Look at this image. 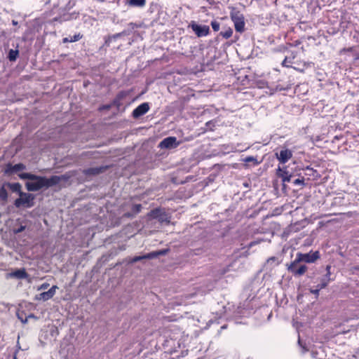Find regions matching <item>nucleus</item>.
<instances>
[{
	"label": "nucleus",
	"mask_w": 359,
	"mask_h": 359,
	"mask_svg": "<svg viewBox=\"0 0 359 359\" xmlns=\"http://www.w3.org/2000/svg\"><path fill=\"white\" fill-rule=\"evenodd\" d=\"M296 263H314L320 258L318 251H310L308 253L297 252L296 255Z\"/></svg>",
	"instance_id": "obj_5"
},
{
	"label": "nucleus",
	"mask_w": 359,
	"mask_h": 359,
	"mask_svg": "<svg viewBox=\"0 0 359 359\" xmlns=\"http://www.w3.org/2000/svg\"><path fill=\"white\" fill-rule=\"evenodd\" d=\"M71 19H72V15L66 14V15H64L62 17L60 18V22L67 21V20H69Z\"/></svg>",
	"instance_id": "obj_37"
},
{
	"label": "nucleus",
	"mask_w": 359,
	"mask_h": 359,
	"mask_svg": "<svg viewBox=\"0 0 359 359\" xmlns=\"http://www.w3.org/2000/svg\"><path fill=\"white\" fill-rule=\"evenodd\" d=\"M146 2V0H125V4L130 7L143 8Z\"/></svg>",
	"instance_id": "obj_20"
},
{
	"label": "nucleus",
	"mask_w": 359,
	"mask_h": 359,
	"mask_svg": "<svg viewBox=\"0 0 359 359\" xmlns=\"http://www.w3.org/2000/svg\"><path fill=\"white\" fill-rule=\"evenodd\" d=\"M26 165L22 163H17L13 165L11 163L6 165V168L4 170L5 175H11L18 172L26 170Z\"/></svg>",
	"instance_id": "obj_10"
},
{
	"label": "nucleus",
	"mask_w": 359,
	"mask_h": 359,
	"mask_svg": "<svg viewBox=\"0 0 359 359\" xmlns=\"http://www.w3.org/2000/svg\"><path fill=\"white\" fill-rule=\"evenodd\" d=\"M204 250L203 248H197L193 250V254L196 255H201L202 252H203Z\"/></svg>",
	"instance_id": "obj_39"
},
{
	"label": "nucleus",
	"mask_w": 359,
	"mask_h": 359,
	"mask_svg": "<svg viewBox=\"0 0 359 359\" xmlns=\"http://www.w3.org/2000/svg\"><path fill=\"white\" fill-rule=\"evenodd\" d=\"M219 34L224 39H228L232 36L233 29L231 27H229L225 31L221 32Z\"/></svg>",
	"instance_id": "obj_30"
},
{
	"label": "nucleus",
	"mask_w": 359,
	"mask_h": 359,
	"mask_svg": "<svg viewBox=\"0 0 359 359\" xmlns=\"http://www.w3.org/2000/svg\"><path fill=\"white\" fill-rule=\"evenodd\" d=\"M162 210L160 208H155L151 210L148 215L153 219H158L159 215H161Z\"/></svg>",
	"instance_id": "obj_28"
},
{
	"label": "nucleus",
	"mask_w": 359,
	"mask_h": 359,
	"mask_svg": "<svg viewBox=\"0 0 359 359\" xmlns=\"http://www.w3.org/2000/svg\"><path fill=\"white\" fill-rule=\"evenodd\" d=\"M211 125H212V121H208V122L206 123V126L209 127V126H211Z\"/></svg>",
	"instance_id": "obj_44"
},
{
	"label": "nucleus",
	"mask_w": 359,
	"mask_h": 359,
	"mask_svg": "<svg viewBox=\"0 0 359 359\" xmlns=\"http://www.w3.org/2000/svg\"><path fill=\"white\" fill-rule=\"evenodd\" d=\"M282 65L283 67H290V65H287V57L282 62Z\"/></svg>",
	"instance_id": "obj_42"
},
{
	"label": "nucleus",
	"mask_w": 359,
	"mask_h": 359,
	"mask_svg": "<svg viewBox=\"0 0 359 359\" xmlns=\"http://www.w3.org/2000/svg\"><path fill=\"white\" fill-rule=\"evenodd\" d=\"M277 259L276 257H271L269 258L266 261L267 264H271L272 263H275L276 262Z\"/></svg>",
	"instance_id": "obj_40"
},
{
	"label": "nucleus",
	"mask_w": 359,
	"mask_h": 359,
	"mask_svg": "<svg viewBox=\"0 0 359 359\" xmlns=\"http://www.w3.org/2000/svg\"><path fill=\"white\" fill-rule=\"evenodd\" d=\"M307 266L301 263H296V258L290 264H287V271L294 276H300L305 273Z\"/></svg>",
	"instance_id": "obj_7"
},
{
	"label": "nucleus",
	"mask_w": 359,
	"mask_h": 359,
	"mask_svg": "<svg viewBox=\"0 0 359 359\" xmlns=\"http://www.w3.org/2000/svg\"><path fill=\"white\" fill-rule=\"evenodd\" d=\"M304 175H307L309 177H312L313 178H315L316 177V175H317V171L311 168H310L309 166H307L304 170Z\"/></svg>",
	"instance_id": "obj_26"
},
{
	"label": "nucleus",
	"mask_w": 359,
	"mask_h": 359,
	"mask_svg": "<svg viewBox=\"0 0 359 359\" xmlns=\"http://www.w3.org/2000/svg\"><path fill=\"white\" fill-rule=\"evenodd\" d=\"M157 219L161 222H169L168 217L167 214L163 211L161 212V215H159V217Z\"/></svg>",
	"instance_id": "obj_32"
},
{
	"label": "nucleus",
	"mask_w": 359,
	"mask_h": 359,
	"mask_svg": "<svg viewBox=\"0 0 359 359\" xmlns=\"http://www.w3.org/2000/svg\"><path fill=\"white\" fill-rule=\"evenodd\" d=\"M21 180H28L25 183V187L28 191H38L42 189H48L55 186L57 178H47L29 172H22L18 175Z\"/></svg>",
	"instance_id": "obj_1"
},
{
	"label": "nucleus",
	"mask_w": 359,
	"mask_h": 359,
	"mask_svg": "<svg viewBox=\"0 0 359 359\" xmlns=\"http://www.w3.org/2000/svg\"><path fill=\"white\" fill-rule=\"evenodd\" d=\"M210 25L212 26V29L215 32H217L219 30L220 25L217 21L213 20L211 22Z\"/></svg>",
	"instance_id": "obj_34"
},
{
	"label": "nucleus",
	"mask_w": 359,
	"mask_h": 359,
	"mask_svg": "<svg viewBox=\"0 0 359 359\" xmlns=\"http://www.w3.org/2000/svg\"><path fill=\"white\" fill-rule=\"evenodd\" d=\"M10 275L11 277H14L18 279H25L28 277V274L24 269H17L15 271L11 273Z\"/></svg>",
	"instance_id": "obj_21"
},
{
	"label": "nucleus",
	"mask_w": 359,
	"mask_h": 359,
	"mask_svg": "<svg viewBox=\"0 0 359 359\" xmlns=\"http://www.w3.org/2000/svg\"><path fill=\"white\" fill-rule=\"evenodd\" d=\"M13 359H17V357L15 355V356L13 357Z\"/></svg>",
	"instance_id": "obj_49"
},
{
	"label": "nucleus",
	"mask_w": 359,
	"mask_h": 359,
	"mask_svg": "<svg viewBox=\"0 0 359 359\" xmlns=\"http://www.w3.org/2000/svg\"><path fill=\"white\" fill-rule=\"evenodd\" d=\"M34 194L22 191L19 195V198L15 200L13 204L17 208H31L34 205Z\"/></svg>",
	"instance_id": "obj_3"
},
{
	"label": "nucleus",
	"mask_w": 359,
	"mask_h": 359,
	"mask_svg": "<svg viewBox=\"0 0 359 359\" xmlns=\"http://www.w3.org/2000/svg\"><path fill=\"white\" fill-rule=\"evenodd\" d=\"M230 18L233 21L237 32L243 33L245 31V18L243 14L235 7H230Z\"/></svg>",
	"instance_id": "obj_2"
},
{
	"label": "nucleus",
	"mask_w": 359,
	"mask_h": 359,
	"mask_svg": "<svg viewBox=\"0 0 359 359\" xmlns=\"http://www.w3.org/2000/svg\"><path fill=\"white\" fill-rule=\"evenodd\" d=\"M188 27L191 28L194 34L199 38L208 36L210 33L209 26L198 25L194 20L190 22Z\"/></svg>",
	"instance_id": "obj_6"
},
{
	"label": "nucleus",
	"mask_w": 359,
	"mask_h": 359,
	"mask_svg": "<svg viewBox=\"0 0 359 359\" xmlns=\"http://www.w3.org/2000/svg\"><path fill=\"white\" fill-rule=\"evenodd\" d=\"M150 109L149 104L148 102H143L137 106L132 112V116L134 118H139L142 116L147 114Z\"/></svg>",
	"instance_id": "obj_11"
},
{
	"label": "nucleus",
	"mask_w": 359,
	"mask_h": 359,
	"mask_svg": "<svg viewBox=\"0 0 359 359\" xmlns=\"http://www.w3.org/2000/svg\"><path fill=\"white\" fill-rule=\"evenodd\" d=\"M25 229V226H20L19 228L16 229L15 230V233H21Z\"/></svg>",
	"instance_id": "obj_41"
},
{
	"label": "nucleus",
	"mask_w": 359,
	"mask_h": 359,
	"mask_svg": "<svg viewBox=\"0 0 359 359\" xmlns=\"http://www.w3.org/2000/svg\"><path fill=\"white\" fill-rule=\"evenodd\" d=\"M137 27H138V25L136 23L130 22L128 25V29H124L123 31L120 32L121 36H128V35H130L133 32V31L135 28H137Z\"/></svg>",
	"instance_id": "obj_24"
},
{
	"label": "nucleus",
	"mask_w": 359,
	"mask_h": 359,
	"mask_svg": "<svg viewBox=\"0 0 359 359\" xmlns=\"http://www.w3.org/2000/svg\"><path fill=\"white\" fill-rule=\"evenodd\" d=\"M122 36H121V34L120 32L119 33H117V34H113V35H111V36H109L106 39H105V45L107 46H109L110 43L112 42L113 40H116L118 38H120Z\"/></svg>",
	"instance_id": "obj_27"
},
{
	"label": "nucleus",
	"mask_w": 359,
	"mask_h": 359,
	"mask_svg": "<svg viewBox=\"0 0 359 359\" xmlns=\"http://www.w3.org/2000/svg\"><path fill=\"white\" fill-rule=\"evenodd\" d=\"M276 154L278 160L281 163H285L292 156V152L288 149H282L280 151L279 153H276Z\"/></svg>",
	"instance_id": "obj_14"
},
{
	"label": "nucleus",
	"mask_w": 359,
	"mask_h": 359,
	"mask_svg": "<svg viewBox=\"0 0 359 359\" xmlns=\"http://www.w3.org/2000/svg\"><path fill=\"white\" fill-rule=\"evenodd\" d=\"M257 243H258V242H257V241H252V242H250V243L248 244V248L249 249V248H252V246H254L255 245H256V244H257Z\"/></svg>",
	"instance_id": "obj_43"
},
{
	"label": "nucleus",
	"mask_w": 359,
	"mask_h": 359,
	"mask_svg": "<svg viewBox=\"0 0 359 359\" xmlns=\"http://www.w3.org/2000/svg\"><path fill=\"white\" fill-rule=\"evenodd\" d=\"M128 95V93L124 90L120 91L115 98L113 100L111 104L113 106L116 107L117 109L119 110L120 107L123 104L122 100Z\"/></svg>",
	"instance_id": "obj_15"
},
{
	"label": "nucleus",
	"mask_w": 359,
	"mask_h": 359,
	"mask_svg": "<svg viewBox=\"0 0 359 359\" xmlns=\"http://www.w3.org/2000/svg\"><path fill=\"white\" fill-rule=\"evenodd\" d=\"M12 46L14 48H11L8 50L7 58L10 62H15L16 61L19 55V45H15L13 43Z\"/></svg>",
	"instance_id": "obj_18"
},
{
	"label": "nucleus",
	"mask_w": 359,
	"mask_h": 359,
	"mask_svg": "<svg viewBox=\"0 0 359 359\" xmlns=\"http://www.w3.org/2000/svg\"><path fill=\"white\" fill-rule=\"evenodd\" d=\"M169 251V248H165L159 250L152 251L149 253L145 254L142 256H135L131 259L130 263L133 264L143 259H152L157 258L160 256H165L168 253Z\"/></svg>",
	"instance_id": "obj_4"
},
{
	"label": "nucleus",
	"mask_w": 359,
	"mask_h": 359,
	"mask_svg": "<svg viewBox=\"0 0 359 359\" xmlns=\"http://www.w3.org/2000/svg\"><path fill=\"white\" fill-rule=\"evenodd\" d=\"M4 184L6 187L8 188L12 192L16 193L18 196L22 192V185L19 182H5Z\"/></svg>",
	"instance_id": "obj_19"
},
{
	"label": "nucleus",
	"mask_w": 359,
	"mask_h": 359,
	"mask_svg": "<svg viewBox=\"0 0 359 359\" xmlns=\"http://www.w3.org/2000/svg\"><path fill=\"white\" fill-rule=\"evenodd\" d=\"M180 142L177 141V137L170 136L164 138L161 141L158 145V147L163 149H173L177 148L180 144Z\"/></svg>",
	"instance_id": "obj_8"
},
{
	"label": "nucleus",
	"mask_w": 359,
	"mask_h": 359,
	"mask_svg": "<svg viewBox=\"0 0 359 359\" xmlns=\"http://www.w3.org/2000/svg\"><path fill=\"white\" fill-rule=\"evenodd\" d=\"M323 288H320V286L317 285L316 289H310L309 291L311 294H314L316 297H318L319 296L320 291Z\"/></svg>",
	"instance_id": "obj_33"
},
{
	"label": "nucleus",
	"mask_w": 359,
	"mask_h": 359,
	"mask_svg": "<svg viewBox=\"0 0 359 359\" xmlns=\"http://www.w3.org/2000/svg\"><path fill=\"white\" fill-rule=\"evenodd\" d=\"M49 287V283H43L41 284L39 287L38 290H46Z\"/></svg>",
	"instance_id": "obj_38"
},
{
	"label": "nucleus",
	"mask_w": 359,
	"mask_h": 359,
	"mask_svg": "<svg viewBox=\"0 0 359 359\" xmlns=\"http://www.w3.org/2000/svg\"><path fill=\"white\" fill-rule=\"evenodd\" d=\"M356 270L359 271V266L356 268Z\"/></svg>",
	"instance_id": "obj_48"
},
{
	"label": "nucleus",
	"mask_w": 359,
	"mask_h": 359,
	"mask_svg": "<svg viewBox=\"0 0 359 359\" xmlns=\"http://www.w3.org/2000/svg\"><path fill=\"white\" fill-rule=\"evenodd\" d=\"M142 208V206L141 204L133 205L130 211L125 212L123 215V217L130 219L134 218L139 212H140Z\"/></svg>",
	"instance_id": "obj_16"
},
{
	"label": "nucleus",
	"mask_w": 359,
	"mask_h": 359,
	"mask_svg": "<svg viewBox=\"0 0 359 359\" xmlns=\"http://www.w3.org/2000/svg\"><path fill=\"white\" fill-rule=\"evenodd\" d=\"M297 175H298L299 177L293 180L292 183L294 185L302 186V187H304L305 186L304 177L302 175V173L297 174Z\"/></svg>",
	"instance_id": "obj_25"
},
{
	"label": "nucleus",
	"mask_w": 359,
	"mask_h": 359,
	"mask_svg": "<svg viewBox=\"0 0 359 359\" xmlns=\"http://www.w3.org/2000/svg\"><path fill=\"white\" fill-rule=\"evenodd\" d=\"M83 37V34L81 33H78L74 34V36H69L67 37H65L62 39V43H72L76 42L81 39Z\"/></svg>",
	"instance_id": "obj_23"
},
{
	"label": "nucleus",
	"mask_w": 359,
	"mask_h": 359,
	"mask_svg": "<svg viewBox=\"0 0 359 359\" xmlns=\"http://www.w3.org/2000/svg\"><path fill=\"white\" fill-rule=\"evenodd\" d=\"M112 104H103L100 107L99 110L103 111V110H109L112 107Z\"/></svg>",
	"instance_id": "obj_36"
},
{
	"label": "nucleus",
	"mask_w": 359,
	"mask_h": 359,
	"mask_svg": "<svg viewBox=\"0 0 359 359\" xmlns=\"http://www.w3.org/2000/svg\"><path fill=\"white\" fill-rule=\"evenodd\" d=\"M57 178V182L55 183V186L57 185L61 181H68L70 178V176L67 174L62 175H53L50 178Z\"/></svg>",
	"instance_id": "obj_29"
},
{
	"label": "nucleus",
	"mask_w": 359,
	"mask_h": 359,
	"mask_svg": "<svg viewBox=\"0 0 359 359\" xmlns=\"http://www.w3.org/2000/svg\"><path fill=\"white\" fill-rule=\"evenodd\" d=\"M58 289L57 285H53L48 291L43 292L37 294L35 297L36 300L47 301L51 299L56 292V290Z\"/></svg>",
	"instance_id": "obj_13"
},
{
	"label": "nucleus",
	"mask_w": 359,
	"mask_h": 359,
	"mask_svg": "<svg viewBox=\"0 0 359 359\" xmlns=\"http://www.w3.org/2000/svg\"><path fill=\"white\" fill-rule=\"evenodd\" d=\"M331 268L332 266L330 264L326 266V273L320 278V283L318 284L320 286V288H325L328 285L329 283L334 280L331 278Z\"/></svg>",
	"instance_id": "obj_12"
},
{
	"label": "nucleus",
	"mask_w": 359,
	"mask_h": 359,
	"mask_svg": "<svg viewBox=\"0 0 359 359\" xmlns=\"http://www.w3.org/2000/svg\"><path fill=\"white\" fill-rule=\"evenodd\" d=\"M298 344L299 345V346L302 347L303 353L308 351L309 349L306 348V344L302 343L299 336V339H298Z\"/></svg>",
	"instance_id": "obj_35"
},
{
	"label": "nucleus",
	"mask_w": 359,
	"mask_h": 359,
	"mask_svg": "<svg viewBox=\"0 0 359 359\" xmlns=\"http://www.w3.org/2000/svg\"><path fill=\"white\" fill-rule=\"evenodd\" d=\"M243 186L245 187H249V184L248 182H244L243 183Z\"/></svg>",
	"instance_id": "obj_45"
},
{
	"label": "nucleus",
	"mask_w": 359,
	"mask_h": 359,
	"mask_svg": "<svg viewBox=\"0 0 359 359\" xmlns=\"http://www.w3.org/2000/svg\"><path fill=\"white\" fill-rule=\"evenodd\" d=\"M277 175L282 179L283 183L292 182L293 178L296 176V175L291 172L287 167L283 168L278 167L277 169Z\"/></svg>",
	"instance_id": "obj_9"
},
{
	"label": "nucleus",
	"mask_w": 359,
	"mask_h": 359,
	"mask_svg": "<svg viewBox=\"0 0 359 359\" xmlns=\"http://www.w3.org/2000/svg\"><path fill=\"white\" fill-rule=\"evenodd\" d=\"M21 321H22V323H26V322H27V319H26V320H23L22 319H21Z\"/></svg>",
	"instance_id": "obj_46"
},
{
	"label": "nucleus",
	"mask_w": 359,
	"mask_h": 359,
	"mask_svg": "<svg viewBox=\"0 0 359 359\" xmlns=\"http://www.w3.org/2000/svg\"><path fill=\"white\" fill-rule=\"evenodd\" d=\"M243 161L245 163H253V164L255 165L259 164L257 159L254 156H247L243 159Z\"/></svg>",
	"instance_id": "obj_31"
},
{
	"label": "nucleus",
	"mask_w": 359,
	"mask_h": 359,
	"mask_svg": "<svg viewBox=\"0 0 359 359\" xmlns=\"http://www.w3.org/2000/svg\"><path fill=\"white\" fill-rule=\"evenodd\" d=\"M13 25H16V24H17V22H15V21H14V20H13Z\"/></svg>",
	"instance_id": "obj_47"
},
{
	"label": "nucleus",
	"mask_w": 359,
	"mask_h": 359,
	"mask_svg": "<svg viewBox=\"0 0 359 359\" xmlns=\"http://www.w3.org/2000/svg\"><path fill=\"white\" fill-rule=\"evenodd\" d=\"M107 167L99 166L89 168L83 170V173L88 176H95L106 170Z\"/></svg>",
	"instance_id": "obj_17"
},
{
	"label": "nucleus",
	"mask_w": 359,
	"mask_h": 359,
	"mask_svg": "<svg viewBox=\"0 0 359 359\" xmlns=\"http://www.w3.org/2000/svg\"><path fill=\"white\" fill-rule=\"evenodd\" d=\"M8 194L4 184L0 187V202L2 205H5L8 202Z\"/></svg>",
	"instance_id": "obj_22"
}]
</instances>
